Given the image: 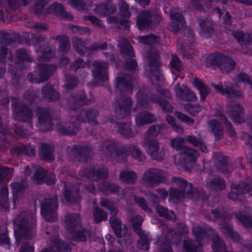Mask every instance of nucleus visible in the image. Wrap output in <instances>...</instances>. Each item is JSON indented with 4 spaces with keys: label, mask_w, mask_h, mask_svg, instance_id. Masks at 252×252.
Returning <instances> with one entry per match:
<instances>
[{
    "label": "nucleus",
    "mask_w": 252,
    "mask_h": 252,
    "mask_svg": "<svg viewBox=\"0 0 252 252\" xmlns=\"http://www.w3.org/2000/svg\"><path fill=\"white\" fill-rule=\"evenodd\" d=\"M136 79L135 74L126 73H121L116 78L115 87L120 94L116 98L113 106L118 119H125L130 114L133 102L131 98L126 94L133 92L132 82Z\"/></svg>",
    "instance_id": "1"
},
{
    "label": "nucleus",
    "mask_w": 252,
    "mask_h": 252,
    "mask_svg": "<svg viewBox=\"0 0 252 252\" xmlns=\"http://www.w3.org/2000/svg\"><path fill=\"white\" fill-rule=\"evenodd\" d=\"M100 151L102 154L107 158H110L114 153L117 160L119 162H125L129 151L133 158L138 161L143 162L146 157L139 149L134 146H124L114 139H106L102 142Z\"/></svg>",
    "instance_id": "2"
},
{
    "label": "nucleus",
    "mask_w": 252,
    "mask_h": 252,
    "mask_svg": "<svg viewBox=\"0 0 252 252\" xmlns=\"http://www.w3.org/2000/svg\"><path fill=\"white\" fill-rule=\"evenodd\" d=\"M15 223L18 227V230H14L17 246L20 243L21 238L31 239L35 236V213H32L31 211L21 212L15 220Z\"/></svg>",
    "instance_id": "3"
},
{
    "label": "nucleus",
    "mask_w": 252,
    "mask_h": 252,
    "mask_svg": "<svg viewBox=\"0 0 252 252\" xmlns=\"http://www.w3.org/2000/svg\"><path fill=\"white\" fill-rule=\"evenodd\" d=\"M173 186L169 190L170 196L178 199H191L199 198L202 193L192 184L188 182L182 177H173L171 180Z\"/></svg>",
    "instance_id": "4"
},
{
    "label": "nucleus",
    "mask_w": 252,
    "mask_h": 252,
    "mask_svg": "<svg viewBox=\"0 0 252 252\" xmlns=\"http://www.w3.org/2000/svg\"><path fill=\"white\" fill-rule=\"evenodd\" d=\"M206 217L213 221L220 220V226L221 232L225 235L230 237L233 241L238 243L241 242L239 235L237 232L233 231L231 225L227 221L229 215L227 212L217 209L212 210L210 213L206 215Z\"/></svg>",
    "instance_id": "5"
},
{
    "label": "nucleus",
    "mask_w": 252,
    "mask_h": 252,
    "mask_svg": "<svg viewBox=\"0 0 252 252\" xmlns=\"http://www.w3.org/2000/svg\"><path fill=\"white\" fill-rule=\"evenodd\" d=\"M39 201L40 204L41 215L43 219L48 221H55L57 218V196L46 193L39 197Z\"/></svg>",
    "instance_id": "6"
},
{
    "label": "nucleus",
    "mask_w": 252,
    "mask_h": 252,
    "mask_svg": "<svg viewBox=\"0 0 252 252\" xmlns=\"http://www.w3.org/2000/svg\"><path fill=\"white\" fill-rule=\"evenodd\" d=\"M64 219L66 228L72 234L75 241H85L89 237V231L81 227L79 214H69L65 216Z\"/></svg>",
    "instance_id": "7"
},
{
    "label": "nucleus",
    "mask_w": 252,
    "mask_h": 252,
    "mask_svg": "<svg viewBox=\"0 0 252 252\" xmlns=\"http://www.w3.org/2000/svg\"><path fill=\"white\" fill-rule=\"evenodd\" d=\"M149 66L148 76L153 85L161 86L163 83V78L159 70L158 53L150 51L146 55Z\"/></svg>",
    "instance_id": "8"
},
{
    "label": "nucleus",
    "mask_w": 252,
    "mask_h": 252,
    "mask_svg": "<svg viewBox=\"0 0 252 252\" xmlns=\"http://www.w3.org/2000/svg\"><path fill=\"white\" fill-rule=\"evenodd\" d=\"M10 99L13 108V118L19 121L27 123L30 127H32L33 115L31 109L21 102L18 98L11 96Z\"/></svg>",
    "instance_id": "9"
},
{
    "label": "nucleus",
    "mask_w": 252,
    "mask_h": 252,
    "mask_svg": "<svg viewBox=\"0 0 252 252\" xmlns=\"http://www.w3.org/2000/svg\"><path fill=\"white\" fill-rule=\"evenodd\" d=\"M252 190V180L247 176L243 181L239 183L231 182L228 198L234 201L241 202L243 201V195L246 193L251 195Z\"/></svg>",
    "instance_id": "10"
},
{
    "label": "nucleus",
    "mask_w": 252,
    "mask_h": 252,
    "mask_svg": "<svg viewBox=\"0 0 252 252\" xmlns=\"http://www.w3.org/2000/svg\"><path fill=\"white\" fill-rule=\"evenodd\" d=\"M206 64L208 66L216 65L223 73H228L234 68L236 63L230 57L217 53L209 55L206 59Z\"/></svg>",
    "instance_id": "11"
},
{
    "label": "nucleus",
    "mask_w": 252,
    "mask_h": 252,
    "mask_svg": "<svg viewBox=\"0 0 252 252\" xmlns=\"http://www.w3.org/2000/svg\"><path fill=\"white\" fill-rule=\"evenodd\" d=\"M55 69L54 65L38 63L34 71L27 75L28 80L36 83L45 82L53 74Z\"/></svg>",
    "instance_id": "12"
},
{
    "label": "nucleus",
    "mask_w": 252,
    "mask_h": 252,
    "mask_svg": "<svg viewBox=\"0 0 252 252\" xmlns=\"http://www.w3.org/2000/svg\"><path fill=\"white\" fill-rule=\"evenodd\" d=\"M164 172L157 168L147 169L143 176V180L147 187L152 188L165 182Z\"/></svg>",
    "instance_id": "13"
},
{
    "label": "nucleus",
    "mask_w": 252,
    "mask_h": 252,
    "mask_svg": "<svg viewBox=\"0 0 252 252\" xmlns=\"http://www.w3.org/2000/svg\"><path fill=\"white\" fill-rule=\"evenodd\" d=\"M212 86L216 91L222 94H226L227 98L230 100H239L242 96V93L236 85H233L228 82H222L218 84L211 83Z\"/></svg>",
    "instance_id": "14"
},
{
    "label": "nucleus",
    "mask_w": 252,
    "mask_h": 252,
    "mask_svg": "<svg viewBox=\"0 0 252 252\" xmlns=\"http://www.w3.org/2000/svg\"><path fill=\"white\" fill-rule=\"evenodd\" d=\"M67 155L70 158L85 162L90 160L92 148L90 145H75L67 148Z\"/></svg>",
    "instance_id": "15"
},
{
    "label": "nucleus",
    "mask_w": 252,
    "mask_h": 252,
    "mask_svg": "<svg viewBox=\"0 0 252 252\" xmlns=\"http://www.w3.org/2000/svg\"><path fill=\"white\" fill-rule=\"evenodd\" d=\"M143 145L145 147L148 154L151 158L158 161L163 160L165 153L162 148H160L157 140L145 138L143 141Z\"/></svg>",
    "instance_id": "16"
},
{
    "label": "nucleus",
    "mask_w": 252,
    "mask_h": 252,
    "mask_svg": "<svg viewBox=\"0 0 252 252\" xmlns=\"http://www.w3.org/2000/svg\"><path fill=\"white\" fill-rule=\"evenodd\" d=\"M117 215H111L109 219V223L117 237L124 241H130L131 239L128 229L126 225H123Z\"/></svg>",
    "instance_id": "17"
},
{
    "label": "nucleus",
    "mask_w": 252,
    "mask_h": 252,
    "mask_svg": "<svg viewBox=\"0 0 252 252\" xmlns=\"http://www.w3.org/2000/svg\"><path fill=\"white\" fill-rule=\"evenodd\" d=\"M170 17L172 21L169 25L170 30L175 33L181 32L185 30L186 23L184 21V18L182 14V11L179 9L175 8L170 10Z\"/></svg>",
    "instance_id": "18"
},
{
    "label": "nucleus",
    "mask_w": 252,
    "mask_h": 252,
    "mask_svg": "<svg viewBox=\"0 0 252 252\" xmlns=\"http://www.w3.org/2000/svg\"><path fill=\"white\" fill-rule=\"evenodd\" d=\"M37 125L43 130L48 131L52 128V117L47 107H38L36 109Z\"/></svg>",
    "instance_id": "19"
},
{
    "label": "nucleus",
    "mask_w": 252,
    "mask_h": 252,
    "mask_svg": "<svg viewBox=\"0 0 252 252\" xmlns=\"http://www.w3.org/2000/svg\"><path fill=\"white\" fill-rule=\"evenodd\" d=\"M62 184L63 187V192L64 195L65 203L70 204L78 203L81 199L78 187L66 184L64 182H63Z\"/></svg>",
    "instance_id": "20"
},
{
    "label": "nucleus",
    "mask_w": 252,
    "mask_h": 252,
    "mask_svg": "<svg viewBox=\"0 0 252 252\" xmlns=\"http://www.w3.org/2000/svg\"><path fill=\"white\" fill-rule=\"evenodd\" d=\"M92 67L93 76L94 78L102 81H106L108 79V63L96 60L93 62Z\"/></svg>",
    "instance_id": "21"
},
{
    "label": "nucleus",
    "mask_w": 252,
    "mask_h": 252,
    "mask_svg": "<svg viewBox=\"0 0 252 252\" xmlns=\"http://www.w3.org/2000/svg\"><path fill=\"white\" fill-rule=\"evenodd\" d=\"M99 114V110L94 108H88L80 110L77 117V120L83 123H88L94 126L99 125L96 120Z\"/></svg>",
    "instance_id": "22"
},
{
    "label": "nucleus",
    "mask_w": 252,
    "mask_h": 252,
    "mask_svg": "<svg viewBox=\"0 0 252 252\" xmlns=\"http://www.w3.org/2000/svg\"><path fill=\"white\" fill-rule=\"evenodd\" d=\"M33 179L36 184L46 183L49 185L55 184L56 181L55 174L47 172L42 167H39L35 170Z\"/></svg>",
    "instance_id": "23"
},
{
    "label": "nucleus",
    "mask_w": 252,
    "mask_h": 252,
    "mask_svg": "<svg viewBox=\"0 0 252 252\" xmlns=\"http://www.w3.org/2000/svg\"><path fill=\"white\" fill-rule=\"evenodd\" d=\"M77 119L70 122L58 123L57 128L58 131L62 135L67 136L75 135L79 131V126Z\"/></svg>",
    "instance_id": "24"
},
{
    "label": "nucleus",
    "mask_w": 252,
    "mask_h": 252,
    "mask_svg": "<svg viewBox=\"0 0 252 252\" xmlns=\"http://www.w3.org/2000/svg\"><path fill=\"white\" fill-rule=\"evenodd\" d=\"M225 109L226 113L234 123H241L244 122L242 117L243 108L240 104H227Z\"/></svg>",
    "instance_id": "25"
},
{
    "label": "nucleus",
    "mask_w": 252,
    "mask_h": 252,
    "mask_svg": "<svg viewBox=\"0 0 252 252\" xmlns=\"http://www.w3.org/2000/svg\"><path fill=\"white\" fill-rule=\"evenodd\" d=\"M215 165L217 170L224 174L230 173L233 170L228 157L220 154L218 155Z\"/></svg>",
    "instance_id": "26"
},
{
    "label": "nucleus",
    "mask_w": 252,
    "mask_h": 252,
    "mask_svg": "<svg viewBox=\"0 0 252 252\" xmlns=\"http://www.w3.org/2000/svg\"><path fill=\"white\" fill-rule=\"evenodd\" d=\"M94 101L93 98H88L84 91H81L74 94H72L69 97V102L74 105L72 109H76L78 107L84 105H89Z\"/></svg>",
    "instance_id": "27"
},
{
    "label": "nucleus",
    "mask_w": 252,
    "mask_h": 252,
    "mask_svg": "<svg viewBox=\"0 0 252 252\" xmlns=\"http://www.w3.org/2000/svg\"><path fill=\"white\" fill-rule=\"evenodd\" d=\"M199 25L200 34L204 37L211 38L214 34L213 22L206 18L197 17L196 20Z\"/></svg>",
    "instance_id": "28"
},
{
    "label": "nucleus",
    "mask_w": 252,
    "mask_h": 252,
    "mask_svg": "<svg viewBox=\"0 0 252 252\" xmlns=\"http://www.w3.org/2000/svg\"><path fill=\"white\" fill-rule=\"evenodd\" d=\"M152 12L150 10L141 11L137 16V25L138 28L142 31L149 28L153 24Z\"/></svg>",
    "instance_id": "29"
},
{
    "label": "nucleus",
    "mask_w": 252,
    "mask_h": 252,
    "mask_svg": "<svg viewBox=\"0 0 252 252\" xmlns=\"http://www.w3.org/2000/svg\"><path fill=\"white\" fill-rule=\"evenodd\" d=\"M151 94L150 89L147 87L139 89L136 94L137 106L141 109H147L150 107L149 98Z\"/></svg>",
    "instance_id": "30"
},
{
    "label": "nucleus",
    "mask_w": 252,
    "mask_h": 252,
    "mask_svg": "<svg viewBox=\"0 0 252 252\" xmlns=\"http://www.w3.org/2000/svg\"><path fill=\"white\" fill-rule=\"evenodd\" d=\"M156 120L157 117L156 115L148 111H141L135 116L136 124L139 127L152 123Z\"/></svg>",
    "instance_id": "31"
},
{
    "label": "nucleus",
    "mask_w": 252,
    "mask_h": 252,
    "mask_svg": "<svg viewBox=\"0 0 252 252\" xmlns=\"http://www.w3.org/2000/svg\"><path fill=\"white\" fill-rule=\"evenodd\" d=\"M41 93L43 97L48 101H57L60 99V94L50 84L47 83L42 87Z\"/></svg>",
    "instance_id": "32"
},
{
    "label": "nucleus",
    "mask_w": 252,
    "mask_h": 252,
    "mask_svg": "<svg viewBox=\"0 0 252 252\" xmlns=\"http://www.w3.org/2000/svg\"><path fill=\"white\" fill-rule=\"evenodd\" d=\"M231 35L236 39L243 48H246L251 44V36L249 33L237 30L231 32Z\"/></svg>",
    "instance_id": "33"
},
{
    "label": "nucleus",
    "mask_w": 252,
    "mask_h": 252,
    "mask_svg": "<svg viewBox=\"0 0 252 252\" xmlns=\"http://www.w3.org/2000/svg\"><path fill=\"white\" fill-rule=\"evenodd\" d=\"M48 12L63 18L69 20H72L73 18L71 14L64 10L62 4L58 2L51 5L48 9Z\"/></svg>",
    "instance_id": "34"
},
{
    "label": "nucleus",
    "mask_w": 252,
    "mask_h": 252,
    "mask_svg": "<svg viewBox=\"0 0 252 252\" xmlns=\"http://www.w3.org/2000/svg\"><path fill=\"white\" fill-rule=\"evenodd\" d=\"M207 185L210 190L217 193H220L226 187L225 180L220 177H214Z\"/></svg>",
    "instance_id": "35"
},
{
    "label": "nucleus",
    "mask_w": 252,
    "mask_h": 252,
    "mask_svg": "<svg viewBox=\"0 0 252 252\" xmlns=\"http://www.w3.org/2000/svg\"><path fill=\"white\" fill-rule=\"evenodd\" d=\"M53 152L54 149L52 146L47 144L41 143L39 156L41 159L51 162L55 159Z\"/></svg>",
    "instance_id": "36"
},
{
    "label": "nucleus",
    "mask_w": 252,
    "mask_h": 252,
    "mask_svg": "<svg viewBox=\"0 0 252 252\" xmlns=\"http://www.w3.org/2000/svg\"><path fill=\"white\" fill-rule=\"evenodd\" d=\"M208 127L210 131L214 135L216 141H219L222 138V128L219 122L215 119L209 121L208 122Z\"/></svg>",
    "instance_id": "37"
},
{
    "label": "nucleus",
    "mask_w": 252,
    "mask_h": 252,
    "mask_svg": "<svg viewBox=\"0 0 252 252\" xmlns=\"http://www.w3.org/2000/svg\"><path fill=\"white\" fill-rule=\"evenodd\" d=\"M50 0H24L25 5H32L34 6L36 14L39 15L44 13V6L49 2Z\"/></svg>",
    "instance_id": "38"
},
{
    "label": "nucleus",
    "mask_w": 252,
    "mask_h": 252,
    "mask_svg": "<svg viewBox=\"0 0 252 252\" xmlns=\"http://www.w3.org/2000/svg\"><path fill=\"white\" fill-rule=\"evenodd\" d=\"M118 132L125 138L134 137L136 132L132 131L130 124L128 123H118L116 124Z\"/></svg>",
    "instance_id": "39"
},
{
    "label": "nucleus",
    "mask_w": 252,
    "mask_h": 252,
    "mask_svg": "<svg viewBox=\"0 0 252 252\" xmlns=\"http://www.w3.org/2000/svg\"><path fill=\"white\" fill-rule=\"evenodd\" d=\"M192 82L199 91L200 100L205 101L206 97L210 93L209 87L202 81L196 77L192 79Z\"/></svg>",
    "instance_id": "40"
},
{
    "label": "nucleus",
    "mask_w": 252,
    "mask_h": 252,
    "mask_svg": "<svg viewBox=\"0 0 252 252\" xmlns=\"http://www.w3.org/2000/svg\"><path fill=\"white\" fill-rule=\"evenodd\" d=\"M116 7L109 4H106L104 2H101L96 5L94 8V12L100 16H105L113 13L116 11Z\"/></svg>",
    "instance_id": "41"
},
{
    "label": "nucleus",
    "mask_w": 252,
    "mask_h": 252,
    "mask_svg": "<svg viewBox=\"0 0 252 252\" xmlns=\"http://www.w3.org/2000/svg\"><path fill=\"white\" fill-rule=\"evenodd\" d=\"M100 189L101 191L106 194H119L120 190H123V189L117 185L108 182H103L101 185Z\"/></svg>",
    "instance_id": "42"
},
{
    "label": "nucleus",
    "mask_w": 252,
    "mask_h": 252,
    "mask_svg": "<svg viewBox=\"0 0 252 252\" xmlns=\"http://www.w3.org/2000/svg\"><path fill=\"white\" fill-rule=\"evenodd\" d=\"M52 39L59 41L60 52L63 53H66L70 48L69 39L68 36L63 35H59L54 36Z\"/></svg>",
    "instance_id": "43"
},
{
    "label": "nucleus",
    "mask_w": 252,
    "mask_h": 252,
    "mask_svg": "<svg viewBox=\"0 0 252 252\" xmlns=\"http://www.w3.org/2000/svg\"><path fill=\"white\" fill-rule=\"evenodd\" d=\"M0 62L7 63L10 65L13 63L11 50L5 46H0Z\"/></svg>",
    "instance_id": "44"
},
{
    "label": "nucleus",
    "mask_w": 252,
    "mask_h": 252,
    "mask_svg": "<svg viewBox=\"0 0 252 252\" xmlns=\"http://www.w3.org/2000/svg\"><path fill=\"white\" fill-rule=\"evenodd\" d=\"M169 66L171 71L174 74H177L183 70L181 62L176 55H171Z\"/></svg>",
    "instance_id": "45"
},
{
    "label": "nucleus",
    "mask_w": 252,
    "mask_h": 252,
    "mask_svg": "<svg viewBox=\"0 0 252 252\" xmlns=\"http://www.w3.org/2000/svg\"><path fill=\"white\" fill-rule=\"evenodd\" d=\"M15 151L18 155L24 154L30 157L35 156V149L34 145H19L15 148Z\"/></svg>",
    "instance_id": "46"
},
{
    "label": "nucleus",
    "mask_w": 252,
    "mask_h": 252,
    "mask_svg": "<svg viewBox=\"0 0 252 252\" xmlns=\"http://www.w3.org/2000/svg\"><path fill=\"white\" fill-rule=\"evenodd\" d=\"M100 204L102 207L110 211L111 215H118V209L116 203L108 199L101 198Z\"/></svg>",
    "instance_id": "47"
},
{
    "label": "nucleus",
    "mask_w": 252,
    "mask_h": 252,
    "mask_svg": "<svg viewBox=\"0 0 252 252\" xmlns=\"http://www.w3.org/2000/svg\"><path fill=\"white\" fill-rule=\"evenodd\" d=\"M120 180L126 183L133 184L136 181V174L132 171H123L119 175Z\"/></svg>",
    "instance_id": "48"
},
{
    "label": "nucleus",
    "mask_w": 252,
    "mask_h": 252,
    "mask_svg": "<svg viewBox=\"0 0 252 252\" xmlns=\"http://www.w3.org/2000/svg\"><path fill=\"white\" fill-rule=\"evenodd\" d=\"M211 227H208L207 231H206L203 227L199 226H196L193 227L192 230V233L198 243V245H201L202 241L206 237V234H207L208 235L209 229Z\"/></svg>",
    "instance_id": "49"
},
{
    "label": "nucleus",
    "mask_w": 252,
    "mask_h": 252,
    "mask_svg": "<svg viewBox=\"0 0 252 252\" xmlns=\"http://www.w3.org/2000/svg\"><path fill=\"white\" fill-rule=\"evenodd\" d=\"M140 237L138 240L137 247L139 249L144 251H147L149 248V243L151 239L145 231L137 234Z\"/></svg>",
    "instance_id": "50"
},
{
    "label": "nucleus",
    "mask_w": 252,
    "mask_h": 252,
    "mask_svg": "<svg viewBox=\"0 0 252 252\" xmlns=\"http://www.w3.org/2000/svg\"><path fill=\"white\" fill-rule=\"evenodd\" d=\"M51 245L56 252H70L68 245L60 239L52 240Z\"/></svg>",
    "instance_id": "51"
},
{
    "label": "nucleus",
    "mask_w": 252,
    "mask_h": 252,
    "mask_svg": "<svg viewBox=\"0 0 252 252\" xmlns=\"http://www.w3.org/2000/svg\"><path fill=\"white\" fill-rule=\"evenodd\" d=\"M180 154L185 156L190 161H195L199 157L198 152L193 148L184 146L182 148Z\"/></svg>",
    "instance_id": "52"
},
{
    "label": "nucleus",
    "mask_w": 252,
    "mask_h": 252,
    "mask_svg": "<svg viewBox=\"0 0 252 252\" xmlns=\"http://www.w3.org/2000/svg\"><path fill=\"white\" fill-rule=\"evenodd\" d=\"M94 221L95 223H99L103 220H106L108 217L106 212L95 206L92 212Z\"/></svg>",
    "instance_id": "53"
},
{
    "label": "nucleus",
    "mask_w": 252,
    "mask_h": 252,
    "mask_svg": "<svg viewBox=\"0 0 252 252\" xmlns=\"http://www.w3.org/2000/svg\"><path fill=\"white\" fill-rule=\"evenodd\" d=\"M119 46L122 53L129 57H134L135 54L132 47L126 39L123 38L119 40Z\"/></svg>",
    "instance_id": "54"
},
{
    "label": "nucleus",
    "mask_w": 252,
    "mask_h": 252,
    "mask_svg": "<svg viewBox=\"0 0 252 252\" xmlns=\"http://www.w3.org/2000/svg\"><path fill=\"white\" fill-rule=\"evenodd\" d=\"M183 248L184 252H201V248L196 245L195 241L190 239L184 240Z\"/></svg>",
    "instance_id": "55"
},
{
    "label": "nucleus",
    "mask_w": 252,
    "mask_h": 252,
    "mask_svg": "<svg viewBox=\"0 0 252 252\" xmlns=\"http://www.w3.org/2000/svg\"><path fill=\"white\" fill-rule=\"evenodd\" d=\"M156 212L161 217H164L169 220H174L175 215L173 211H169L167 208L162 206L158 205L156 207Z\"/></svg>",
    "instance_id": "56"
},
{
    "label": "nucleus",
    "mask_w": 252,
    "mask_h": 252,
    "mask_svg": "<svg viewBox=\"0 0 252 252\" xmlns=\"http://www.w3.org/2000/svg\"><path fill=\"white\" fill-rule=\"evenodd\" d=\"M130 220L132 229L136 234H138L144 231L142 230L141 227L143 221V219L141 216H133Z\"/></svg>",
    "instance_id": "57"
},
{
    "label": "nucleus",
    "mask_w": 252,
    "mask_h": 252,
    "mask_svg": "<svg viewBox=\"0 0 252 252\" xmlns=\"http://www.w3.org/2000/svg\"><path fill=\"white\" fill-rule=\"evenodd\" d=\"M6 8L5 11H7L9 9L15 11L18 9L21 6L27 7L28 5H24V0H4Z\"/></svg>",
    "instance_id": "58"
},
{
    "label": "nucleus",
    "mask_w": 252,
    "mask_h": 252,
    "mask_svg": "<svg viewBox=\"0 0 252 252\" xmlns=\"http://www.w3.org/2000/svg\"><path fill=\"white\" fill-rule=\"evenodd\" d=\"M8 188L6 185H3L0 190V209L8 207Z\"/></svg>",
    "instance_id": "59"
},
{
    "label": "nucleus",
    "mask_w": 252,
    "mask_h": 252,
    "mask_svg": "<svg viewBox=\"0 0 252 252\" xmlns=\"http://www.w3.org/2000/svg\"><path fill=\"white\" fill-rule=\"evenodd\" d=\"M175 233L174 231H170L167 236V243L161 245L159 247L158 252H173L171 248L170 244L174 242L171 239V237Z\"/></svg>",
    "instance_id": "60"
},
{
    "label": "nucleus",
    "mask_w": 252,
    "mask_h": 252,
    "mask_svg": "<svg viewBox=\"0 0 252 252\" xmlns=\"http://www.w3.org/2000/svg\"><path fill=\"white\" fill-rule=\"evenodd\" d=\"M16 56L17 59L20 61H26L32 63L34 60L31 58L27 50L25 49H20L16 50Z\"/></svg>",
    "instance_id": "61"
},
{
    "label": "nucleus",
    "mask_w": 252,
    "mask_h": 252,
    "mask_svg": "<svg viewBox=\"0 0 252 252\" xmlns=\"http://www.w3.org/2000/svg\"><path fill=\"white\" fill-rule=\"evenodd\" d=\"M164 125H153L151 126L146 132L145 138H150V137H155L157 136L160 130L164 127Z\"/></svg>",
    "instance_id": "62"
},
{
    "label": "nucleus",
    "mask_w": 252,
    "mask_h": 252,
    "mask_svg": "<svg viewBox=\"0 0 252 252\" xmlns=\"http://www.w3.org/2000/svg\"><path fill=\"white\" fill-rule=\"evenodd\" d=\"M141 42L147 45H152L159 42V38L157 35H148L140 37Z\"/></svg>",
    "instance_id": "63"
},
{
    "label": "nucleus",
    "mask_w": 252,
    "mask_h": 252,
    "mask_svg": "<svg viewBox=\"0 0 252 252\" xmlns=\"http://www.w3.org/2000/svg\"><path fill=\"white\" fill-rule=\"evenodd\" d=\"M79 84V81L75 77L70 75H65L64 86L68 89H72L76 87Z\"/></svg>",
    "instance_id": "64"
}]
</instances>
